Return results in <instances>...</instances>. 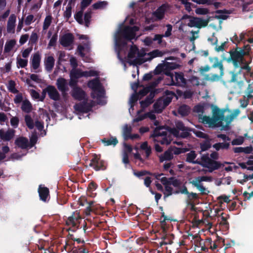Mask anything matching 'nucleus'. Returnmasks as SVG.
Listing matches in <instances>:
<instances>
[{
  "label": "nucleus",
  "mask_w": 253,
  "mask_h": 253,
  "mask_svg": "<svg viewBox=\"0 0 253 253\" xmlns=\"http://www.w3.org/2000/svg\"><path fill=\"white\" fill-rule=\"evenodd\" d=\"M16 18V16L14 14H11L10 16L7 25V31L8 33H13L14 32Z\"/></svg>",
  "instance_id": "obj_24"
},
{
  "label": "nucleus",
  "mask_w": 253,
  "mask_h": 253,
  "mask_svg": "<svg viewBox=\"0 0 253 253\" xmlns=\"http://www.w3.org/2000/svg\"><path fill=\"white\" fill-rule=\"evenodd\" d=\"M146 117L149 118L151 120H155L156 118V116H155V114L153 112H150V113L145 114L144 116H138L136 119H135L133 120V121L134 122H138V121L143 120L144 119H145Z\"/></svg>",
  "instance_id": "obj_38"
},
{
  "label": "nucleus",
  "mask_w": 253,
  "mask_h": 253,
  "mask_svg": "<svg viewBox=\"0 0 253 253\" xmlns=\"http://www.w3.org/2000/svg\"><path fill=\"white\" fill-rule=\"evenodd\" d=\"M164 55V53L159 50H154L153 51L146 53L145 52V58L146 59V61L148 60H151L154 58L157 57L162 56Z\"/></svg>",
  "instance_id": "obj_26"
},
{
  "label": "nucleus",
  "mask_w": 253,
  "mask_h": 253,
  "mask_svg": "<svg viewBox=\"0 0 253 253\" xmlns=\"http://www.w3.org/2000/svg\"><path fill=\"white\" fill-rule=\"evenodd\" d=\"M70 64L73 67V69H75L77 67V60L75 58L71 57L70 59Z\"/></svg>",
  "instance_id": "obj_61"
},
{
  "label": "nucleus",
  "mask_w": 253,
  "mask_h": 253,
  "mask_svg": "<svg viewBox=\"0 0 253 253\" xmlns=\"http://www.w3.org/2000/svg\"><path fill=\"white\" fill-rule=\"evenodd\" d=\"M38 192L40 199L45 202L49 197V190L48 189L42 185H40L38 189Z\"/></svg>",
  "instance_id": "obj_23"
},
{
  "label": "nucleus",
  "mask_w": 253,
  "mask_h": 253,
  "mask_svg": "<svg viewBox=\"0 0 253 253\" xmlns=\"http://www.w3.org/2000/svg\"><path fill=\"white\" fill-rule=\"evenodd\" d=\"M210 146L211 144L210 141L208 139L206 140L205 142L201 143V148L202 151L208 150L210 147Z\"/></svg>",
  "instance_id": "obj_50"
},
{
  "label": "nucleus",
  "mask_w": 253,
  "mask_h": 253,
  "mask_svg": "<svg viewBox=\"0 0 253 253\" xmlns=\"http://www.w3.org/2000/svg\"><path fill=\"white\" fill-rule=\"evenodd\" d=\"M56 85L58 89L64 95L68 91V85L67 81L63 78H59L57 80Z\"/></svg>",
  "instance_id": "obj_21"
},
{
  "label": "nucleus",
  "mask_w": 253,
  "mask_h": 253,
  "mask_svg": "<svg viewBox=\"0 0 253 253\" xmlns=\"http://www.w3.org/2000/svg\"><path fill=\"white\" fill-rule=\"evenodd\" d=\"M125 152H124L123 154V161L124 163L126 164H128V153H130L132 151V148L130 145H125Z\"/></svg>",
  "instance_id": "obj_32"
},
{
  "label": "nucleus",
  "mask_w": 253,
  "mask_h": 253,
  "mask_svg": "<svg viewBox=\"0 0 253 253\" xmlns=\"http://www.w3.org/2000/svg\"><path fill=\"white\" fill-rule=\"evenodd\" d=\"M163 175V174H155L154 176H155L156 178L160 180L165 185V190L164 193L165 194L164 198H165L166 197H168L172 194V188L171 186V183L169 182V180H168L166 177H161Z\"/></svg>",
  "instance_id": "obj_13"
},
{
  "label": "nucleus",
  "mask_w": 253,
  "mask_h": 253,
  "mask_svg": "<svg viewBox=\"0 0 253 253\" xmlns=\"http://www.w3.org/2000/svg\"><path fill=\"white\" fill-rule=\"evenodd\" d=\"M195 12L197 14H206L208 13V10L205 8H198Z\"/></svg>",
  "instance_id": "obj_57"
},
{
  "label": "nucleus",
  "mask_w": 253,
  "mask_h": 253,
  "mask_svg": "<svg viewBox=\"0 0 253 253\" xmlns=\"http://www.w3.org/2000/svg\"><path fill=\"white\" fill-rule=\"evenodd\" d=\"M16 145L22 149L26 148L29 145L28 140L24 137H19L15 140Z\"/></svg>",
  "instance_id": "obj_29"
},
{
  "label": "nucleus",
  "mask_w": 253,
  "mask_h": 253,
  "mask_svg": "<svg viewBox=\"0 0 253 253\" xmlns=\"http://www.w3.org/2000/svg\"><path fill=\"white\" fill-rule=\"evenodd\" d=\"M25 120L27 126L29 128L32 129L34 127V123L30 116L26 115L25 117Z\"/></svg>",
  "instance_id": "obj_47"
},
{
  "label": "nucleus",
  "mask_w": 253,
  "mask_h": 253,
  "mask_svg": "<svg viewBox=\"0 0 253 253\" xmlns=\"http://www.w3.org/2000/svg\"><path fill=\"white\" fill-rule=\"evenodd\" d=\"M196 157V154L194 151H191L187 154V161L196 163V162L194 161Z\"/></svg>",
  "instance_id": "obj_45"
},
{
  "label": "nucleus",
  "mask_w": 253,
  "mask_h": 253,
  "mask_svg": "<svg viewBox=\"0 0 253 253\" xmlns=\"http://www.w3.org/2000/svg\"><path fill=\"white\" fill-rule=\"evenodd\" d=\"M15 133V131L12 129L7 130H0V138L3 141H9L12 139Z\"/></svg>",
  "instance_id": "obj_22"
},
{
  "label": "nucleus",
  "mask_w": 253,
  "mask_h": 253,
  "mask_svg": "<svg viewBox=\"0 0 253 253\" xmlns=\"http://www.w3.org/2000/svg\"><path fill=\"white\" fill-rule=\"evenodd\" d=\"M193 132L198 137H202V138H207V135L203 133V132H201L200 131L196 130H193Z\"/></svg>",
  "instance_id": "obj_59"
},
{
  "label": "nucleus",
  "mask_w": 253,
  "mask_h": 253,
  "mask_svg": "<svg viewBox=\"0 0 253 253\" xmlns=\"http://www.w3.org/2000/svg\"><path fill=\"white\" fill-rule=\"evenodd\" d=\"M38 36L37 33L33 32L31 35L30 41L31 42H36L38 40Z\"/></svg>",
  "instance_id": "obj_64"
},
{
  "label": "nucleus",
  "mask_w": 253,
  "mask_h": 253,
  "mask_svg": "<svg viewBox=\"0 0 253 253\" xmlns=\"http://www.w3.org/2000/svg\"><path fill=\"white\" fill-rule=\"evenodd\" d=\"M149 91H150V89L148 87H146L144 88L142 90L140 91L139 94L134 93L132 95L129 101V104L130 105V108H129V112L130 114L133 113V111L134 110L133 107L135 105V103L138 99L139 96H144L146 95Z\"/></svg>",
  "instance_id": "obj_14"
},
{
  "label": "nucleus",
  "mask_w": 253,
  "mask_h": 253,
  "mask_svg": "<svg viewBox=\"0 0 253 253\" xmlns=\"http://www.w3.org/2000/svg\"><path fill=\"white\" fill-rule=\"evenodd\" d=\"M189 112V107L186 105H182L178 109V113L182 116L187 115Z\"/></svg>",
  "instance_id": "obj_41"
},
{
  "label": "nucleus",
  "mask_w": 253,
  "mask_h": 253,
  "mask_svg": "<svg viewBox=\"0 0 253 253\" xmlns=\"http://www.w3.org/2000/svg\"><path fill=\"white\" fill-rule=\"evenodd\" d=\"M108 3L106 1H99L93 4L94 9H103L107 6Z\"/></svg>",
  "instance_id": "obj_42"
},
{
  "label": "nucleus",
  "mask_w": 253,
  "mask_h": 253,
  "mask_svg": "<svg viewBox=\"0 0 253 253\" xmlns=\"http://www.w3.org/2000/svg\"><path fill=\"white\" fill-rule=\"evenodd\" d=\"M163 36L161 35H157L155 36V37L152 40L151 38L149 37H147L144 40V42L147 45H149L152 43L153 41H158V42L160 43L161 42L162 38Z\"/></svg>",
  "instance_id": "obj_34"
},
{
  "label": "nucleus",
  "mask_w": 253,
  "mask_h": 253,
  "mask_svg": "<svg viewBox=\"0 0 253 253\" xmlns=\"http://www.w3.org/2000/svg\"><path fill=\"white\" fill-rule=\"evenodd\" d=\"M188 131L182 123L178 122L176 123V127L169 129L164 127L155 129L151 137H154L155 142H160L162 144H169L172 138L171 135L176 137L184 138L188 135Z\"/></svg>",
  "instance_id": "obj_3"
},
{
  "label": "nucleus",
  "mask_w": 253,
  "mask_h": 253,
  "mask_svg": "<svg viewBox=\"0 0 253 253\" xmlns=\"http://www.w3.org/2000/svg\"><path fill=\"white\" fill-rule=\"evenodd\" d=\"M174 96V94L170 91H166V95L160 98L154 105L155 112H161L169 103Z\"/></svg>",
  "instance_id": "obj_8"
},
{
  "label": "nucleus",
  "mask_w": 253,
  "mask_h": 253,
  "mask_svg": "<svg viewBox=\"0 0 253 253\" xmlns=\"http://www.w3.org/2000/svg\"><path fill=\"white\" fill-rule=\"evenodd\" d=\"M182 20H184L185 24L188 26L193 27H196L201 28L205 27L207 25V22L199 18H190L186 15L182 17Z\"/></svg>",
  "instance_id": "obj_12"
},
{
  "label": "nucleus",
  "mask_w": 253,
  "mask_h": 253,
  "mask_svg": "<svg viewBox=\"0 0 253 253\" xmlns=\"http://www.w3.org/2000/svg\"><path fill=\"white\" fill-rule=\"evenodd\" d=\"M194 111L198 113L199 121L210 127H221L222 129H226L229 124L236 119L240 114V110L225 111L223 112L218 111L212 118L203 115L204 112L203 106L199 105L195 107Z\"/></svg>",
  "instance_id": "obj_2"
},
{
  "label": "nucleus",
  "mask_w": 253,
  "mask_h": 253,
  "mask_svg": "<svg viewBox=\"0 0 253 253\" xmlns=\"http://www.w3.org/2000/svg\"><path fill=\"white\" fill-rule=\"evenodd\" d=\"M152 98L153 96H151L150 97L147 98L145 101H142L140 102L142 109H144L153 102Z\"/></svg>",
  "instance_id": "obj_46"
},
{
  "label": "nucleus",
  "mask_w": 253,
  "mask_h": 253,
  "mask_svg": "<svg viewBox=\"0 0 253 253\" xmlns=\"http://www.w3.org/2000/svg\"><path fill=\"white\" fill-rule=\"evenodd\" d=\"M71 7L68 5L66 7V11H65L64 15L66 18H69L71 16Z\"/></svg>",
  "instance_id": "obj_60"
},
{
  "label": "nucleus",
  "mask_w": 253,
  "mask_h": 253,
  "mask_svg": "<svg viewBox=\"0 0 253 253\" xmlns=\"http://www.w3.org/2000/svg\"><path fill=\"white\" fill-rule=\"evenodd\" d=\"M79 39L83 41L82 44L78 46V51L82 57L83 60L85 62H89L90 59L87 56L85 57V55L89 52L90 49L88 37L86 35H80Z\"/></svg>",
  "instance_id": "obj_9"
},
{
  "label": "nucleus",
  "mask_w": 253,
  "mask_h": 253,
  "mask_svg": "<svg viewBox=\"0 0 253 253\" xmlns=\"http://www.w3.org/2000/svg\"><path fill=\"white\" fill-rule=\"evenodd\" d=\"M41 56L40 54L36 53L34 54L31 61L32 66L34 69L36 70L39 68Z\"/></svg>",
  "instance_id": "obj_30"
},
{
  "label": "nucleus",
  "mask_w": 253,
  "mask_h": 253,
  "mask_svg": "<svg viewBox=\"0 0 253 253\" xmlns=\"http://www.w3.org/2000/svg\"><path fill=\"white\" fill-rule=\"evenodd\" d=\"M169 149L170 151H171V152L172 153V155L173 154L177 155V154H180L184 152L182 149L176 148L175 147H171Z\"/></svg>",
  "instance_id": "obj_56"
},
{
  "label": "nucleus",
  "mask_w": 253,
  "mask_h": 253,
  "mask_svg": "<svg viewBox=\"0 0 253 253\" xmlns=\"http://www.w3.org/2000/svg\"><path fill=\"white\" fill-rule=\"evenodd\" d=\"M244 141V138L243 136H239L233 139L231 142L233 145H241Z\"/></svg>",
  "instance_id": "obj_49"
},
{
  "label": "nucleus",
  "mask_w": 253,
  "mask_h": 253,
  "mask_svg": "<svg viewBox=\"0 0 253 253\" xmlns=\"http://www.w3.org/2000/svg\"><path fill=\"white\" fill-rule=\"evenodd\" d=\"M101 141L105 146L115 145L118 143V140L115 137H111L109 139L104 138Z\"/></svg>",
  "instance_id": "obj_36"
},
{
  "label": "nucleus",
  "mask_w": 253,
  "mask_h": 253,
  "mask_svg": "<svg viewBox=\"0 0 253 253\" xmlns=\"http://www.w3.org/2000/svg\"><path fill=\"white\" fill-rule=\"evenodd\" d=\"M211 157L213 160L209 157L208 155H203L202 157V165L204 167L207 168L209 171L211 172L214 169H217L221 166V164L213 160L217 159L218 154L214 152L211 154Z\"/></svg>",
  "instance_id": "obj_7"
},
{
  "label": "nucleus",
  "mask_w": 253,
  "mask_h": 253,
  "mask_svg": "<svg viewBox=\"0 0 253 253\" xmlns=\"http://www.w3.org/2000/svg\"><path fill=\"white\" fill-rule=\"evenodd\" d=\"M46 90L51 99L54 100L59 99V94L55 87L49 86L46 88Z\"/></svg>",
  "instance_id": "obj_25"
},
{
  "label": "nucleus",
  "mask_w": 253,
  "mask_h": 253,
  "mask_svg": "<svg viewBox=\"0 0 253 253\" xmlns=\"http://www.w3.org/2000/svg\"><path fill=\"white\" fill-rule=\"evenodd\" d=\"M89 165L96 170L104 169H105V164L103 161L100 160V158L97 156H95L92 159Z\"/></svg>",
  "instance_id": "obj_17"
},
{
  "label": "nucleus",
  "mask_w": 253,
  "mask_h": 253,
  "mask_svg": "<svg viewBox=\"0 0 253 253\" xmlns=\"http://www.w3.org/2000/svg\"><path fill=\"white\" fill-rule=\"evenodd\" d=\"M17 63L19 67L24 68L27 65L28 60L26 58L22 59L20 56L17 57Z\"/></svg>",
  "instance_id": "obj_43"
},
{
  "label": "nucleus",
  "mask_w": 253,
  "mask_h": 253,
  "mask_svg": "<svg viewBox=\"0 0 253 253\" xmlns=\"http://www.w3.org/2000/svg\"><path fill=\"white\" fill-rule=\"evenodd\" d=\"M35 20L34 16L33 15H29L26 17L25 22L26 25H29L34 22Z\"/></svg>",
  "instance_id": "obj_52"
},
{
  "label": "nucleus",
  "mask_w": 253,
  "mask_h": 253,
  "mask_svg": "<svg viewBox=\"0 0 253 253\" xmlns=\"http://www.w3.org/2000/svg\"><path fill=\"white\" fill-rule=\"evenodd\" d=\"M250 50V46L247 45L244 46V49L237 48L231 54V57L235 67L238 68L240 67V70H245L246 73L250 72L251 68L249 66L250 62L246 61L244 56L249 54Z\"/></svg>",
  "instance_id": "obj_4"
},
{
  "label": "nucleus",
  "mask_w": 253,
  "mask_h": 253,
  "mask_svg": "<svg viewBox=\"0 0 253 253\" xmlns=\"http://www.w3.org/2000/svg\"><path fill=\"white\" fill-rule=\"evenodd\" d=\"M72 96L75 99L81 100L85 98V92L80 87L76 85L72 86Z\"/></svg>",
  "instance_id": "obj_18"
},
{
  "label": "nucleus",
  "mask_w": 253,
  "mask_h": 253,
  "mask_svg": "<svg viewBox=\"0 0 253 253\" xmlns=\"http://www.w3.org/2000/svg\"><path fill=\"white\" fill-rule=\"evenodd\" d=\"M82 16L83 11H79L75 15L76 20L80 24H82L83 22Z\"/></svg>",
  "instance_id": "obj_55"
},
{
  "label": "nucleus",
  "mask_w": 253,
  "mask_h": 253,
  "mask_svg": "<svg viewBox=\"0 0 253 253\" xmlns=\"http://www.w3.org/2000/svg\"><path fill=\"white\" fill-rule=\"evenodd\" d=\"M229 146V144L228 143H218L214 144L213 147L216 150H219L220 149L222 148H227Z\"/></svg>",
  "instance_id": "obj_48"
},
{
  "label": "nucleus",
  "mask_w": 253,
  "mask_h": 253,
  "mask_svg": "<svg viewBox=\"0 0 253 253\" xmlns=\"http://www.w3.org/2000/svg\"><path fill=\"white\" fill-rule=\"evenodd\" d=\"M131 131V127L130 126L125 125L123 127V134L125 139L128 138L129 136L130 135Z\"/></svg>",
  "instance_id": "obj_44"
},
{
  "label": "nucleus",
  "mask_w": 253,
  "mask_h": 253,
  "mask_svg": "<svg viewBox=\"0 0 253 253\" xmlns=\"http://www.w3.org/2000/svg\"><path fill=\"white\" fill-rule=\"evenodd\" d=\"M212 180L211 177L207 176H199L195 178L192 180L190 181V183L197 187V188L201 192L202 194H207L209 193L208 190L204 187L202 184V182L203 181H211Z\"/></svg>",
  "instance_id": "obj_10"
},
{
  "label": "nucleus",
  "mask_w": 253,
  "mask_h": 253,
  "mask_svg": "<svg viewBox=\"0 0 253 253\" xmlns=\"http://www.w3.org/2000/svg\"><path fill=\"white\" fill-rule=\"evenodd\" d=\"M134 24V18L127 16L115 35V49L118 58L124 65L125 69L126 62L130 65H137L146 62L145 50L143 49H139L135 45L130 46L127 56H126L127 42L137 39L140 35H137L136 33L139 28L133 26Z\"/></svg>",
  "instance_id": "obj_1"
},
{
  "label": "nucleus",
  "mask_w": 253,
  "mask_h": 253,
  "mask_svg": "<svg viewBox=\"0 0 253 253\" xmlns=\"http://www.w3.org/2000/svg\"><path fill=\"white\" fill-rule=\"evenodd\" d=\"M92 0H83L81 3L82 9L87 7L92 1Z\"/></svg>",
  "instance_id": "obj_62"
},
{
  "label": "nucleus",
  "mask_w": 253,
  "mask_h": 253,
  "mask_svg": "<svg viewBox=\"0 0 253 253\" xmlns=\"http://www.w3.org/2000/svg\"><path fill=\"white\" fill-rule=\"evenodd\" d=\"M45 69L48 71H50L54 65V59L53 57L49 56L47 57L44 61Z\"/></svg>",
  "instance_id": "obj_31"
},
{
  "label": "nucleus",
  "mask_w": 253,
  "mask_h": 253,
  "mask_svg": "<svg viewBox=\"0 0 253 253\" xmlns=\"http://www.w3.org/2000/svg\"><path fill=\"white\" fill-rule=\"evenodd\" d=\"M198 33H199V31H195V32L191 31V33L192 35V36L190 38V40L191 42H194L197 38H198Z\"/></svg>",
  "instance_id": "obj_63"
},
{
  "label": "nucleus",
  "mask_w": 253,
  "mask_h": 253,
  "mask_svg": "<svg viewBox=\"0 0 253 253\" xmlns=\"http://www.w3.org/2000/svg\"><path fill=\"white\" fill-rule=\"evenodd\" d=\"M16 44V41L14 40H11L7 41L5 45L4 51L5 52L10 51Z\"/></svg>",
  "instance_id": "obj_39"
},
{
  "label": "nucleus",
  "mask_w": 253,
  "mask_h": 253,
  "mask_svg": "<svg viewBox=\"0 0 253 253\" xmlns=\"http://www.w3.org/2000/svg\"><path fill=\"white\" fill-rule=\"evenodd\" d=\"M91 105H88L86 104H76L75 106V109L77 111H78L79 113V119H82L83 118L82 114L87 113L90 110Z\"/></svg>",
  "instance_id": "obj_19"
},
{
  "label": "nucleus",
  "mask_w": 253,
  "mask_h": 253,
  "mask_svg": "<svg viewBox=\"0 0 253 253\" xmlns=\"http://www.w3.org/2000/svg\"><path fill=\"white\" fill-rule=\"evenodd\" d=\"M173 158L172 153L170 149L165 152L163 155L160 156L159 158L161 162L170 160Z\"/></svg>",
  "instance_id": "obj_33"
},
{
  "label": "nucleus",
  "mask_w": 253,
  "mask_h": 253,
  "mask_svg": "<svg viewBox=\"0 0 253 253\" xmlns=\"http://www.w3.org/2000/svg\"><path fill=\"white\" fill-rule=\"evenodd\" d=\"M140 149L144 151L145 157L146 158L148 157L151 153V148L150 147H148L147 142H144L141 145Z\"/></svg>",
  "instance_id": "obj_40"
},
{
  "label": "nucleus",
  "mask_w": 253,
  "mask_h": 253,
  "mask_svg": "<svg viewBox=\"0 0 253 253\" xmlns=\"http://www.w3.org/2000/svg\"><path fill=\"white\" fill-rule=\"evenodd\" d=\"M189 81L193 85H198L199 84V79L197 77L195 76H192L190 79H189Z\"/></svg>",
  "instance_id": "obj_58"
},
{
  "label": "nucleus",
  "mask_w": 253,
  "mask_h": 253,
  "mask_svg": "<svg viewBox=\"0 0 253 253\" xmlns=\"http://www.w3.org/2000/svg\"><path fill=\"white\" fill-rule=\"evenodd\" d=\"M74 41L73 36L70 33H66L61 37L60 42L62 45L71 49Z\"/></svg>",
  "instance_id": "obj_15"
},
{
  "label": "nucleus",
  "mask_w": 253,
  "mask_h": 253,
  "mask_svg": "<svg viewBox=\"0 0 253 253\" xmlns=\"http://www.w3.org/2000/svg\"><path fill=\"white\" fill-rule=\"evenodd\" d=\"M173 57H169L166 58V61L163 64H160L157 67V71L160 72L163 69H175L179 67V65L175 63H170L167 61L169 60H174Z\"/></svg>",
  "instance_id": "obj_16"
},
{
  "label": "nucleus",
  "mask_w": 253,
  "mask_h": 253,
  "mask_svg": "<svg viewBox=\"0 0 253 253\" xmlns=\"http://www.w3.org/2000/svg\"><path fill=\"white\" fill-rule=\"evenodd\" d=\"M57 40V34H55L52 35V37L50 38L49 42L48 43V46L51 47L54 46Z\"/></svg>",
  "instance_id": "obj_51"
},
{
  "label": "nucleus",
  "mask_w": 253,
  "mask_h": 253,
  "mask_svg": "<svg viewBox=\"0 0 253 253\" xmlns=\"http://www.w3.org/2000/svg\"><path fill=\"white\" fill-rule=\"evenodd\" d=\"M19 119L16 117H13L11 119H10V124H11V125L14 127H16L18 125V124H19Z\"/></svg>",
  "instance_id": "obj_53"
},
{
  "label": "nucleus",
  "mask_w": 253,
  "mask_h": 253,
  "mask_svg": "<svg viewBox=\"0 0 253 253\" xmlns=\"http://www.w3.org/2000/svg\"><path fill=\"white\" fill-rule=\"evenodd\" d=\"M52 21V17L50 15H48L45 17L42 24V34L46 32L47 30L51 25Z\"/></svg>",
  "instance_id": "obj_28"
},
{
  "label": "nucleus",
  "mask_w": 253,
  "mask_h": 253,
  "mask_svg": "<svg viewBox=\"0 0 253 253\" xmlns=\"http://www.w3.org/2000/svg\"><path fill=\"white\" fill-rule=\"evenodd\" d=\"M247 35V33L246 32H243L240 34L239 38H238L237 35H235L233 38H234L235 42H239L244 39Z\"/></svg>",
  "instance_id": "obj_54"
},
{
  "label": "nucleus",
  "mask_w": 253,
  "mask_h": 253,
  "mask_svg": "<svg viewBox=\"0 0 253 253\" xmlns=\"http://www.w3.org/2000/svg\"><path fill=\"white\" fill-rule=\"evenodd\" d=\"M21 108L23 111L29 113L32 110V107L30 102L26 100L23 101Z\"/></svg>",
  "instance_id": "obj_37"
},
{
  "label": "nucleus",
  "mask_w": 253,
  "mask_h": 253,
  "mask_svg": "<svg viewBox=\"0 0 253 253\" xmlns=\"http://www.w3.org/2000/svg\"><path fill=\"white\" fill-rule=\"evenodd\" d=\"M211 62L213 64L212 66L214 68L218 67L220 69L221 74L223 73V66L221 62L219 61L218 59L216 57L211 58Z\"/></svg>",
  "instance_id": "obj_35"
},
{
  "label": "nucleus",
  "mask_w": 253,
  "mask_h": 253,
  "mask_svg": "<svg viewBox=\"0 0 253 253\" xmlns=\"http://www.w3.org/2000/svg\"><path fill=\"white\" fill-rule=\"evenodd\" d=\"M87 85L91 90V96L94 101L99 104H104L106 103L104 90L97 79L89 81Z\"/></svg>",
  "instance_id": "obj_5"
},
{
  "label": "nucleus",
  "mask_w": 253,
  "mask_h": 253,
  "mask_svg": "<svg viewBox=\"0 0 253 253\" xmlns=\"http://www.w3.org/2000/svg\"><path fill=\"white\" fill-rule=\"evenodd\" d=\"M166 74L171 79L170 83H167V84L179 86H184L185 85L186 80L182 73L175 72L174 74L167 73Z\"/></svg>",
  "instance_id": "obj_11"
},
{
  "label": "nucleus",
  "mask_w": 253,
  "mask_h": 253,
  "mask_svg": "<svg viewBox=\"0 0 253 253\" xmlns=\"http://www.w3.org/2000/svg\"><path fill=\"white\" fill-rule=\"evenodd\" d=\"M168 9V6L167 5H163L160 6L155 12L153 13V19L154 20H157L161 19L163 18L165 12Z\"/></svg>",
  "instance_id": "obj_20"
},
{
  "label": "nucleus",
  "mask_w": 253,
  "mask_h": 253,
  "mask_svg": "<svg viewBox=\"0 0 253 253\" xmlns=\"http://www.w3.org/2000/svg\"><path fill=\"white\" fill-rule=\"evenodd\" d=\"M98 75V72L94 70L83 72L76 68L73 69L70 72L69 84L71 86L76 85L78 79L83 77H93L97 76Z\"/></svg>",
  "instance_id": "obj_6"
},
{
  "label": "nucleus",
  "mask_w": 253,
  "mask_h": 253,
  "mask_svg": "<svg viewBox=\"0 0 253 253\" xmlns=\"http://www.w3.org/2000/svg\"><path fill=\"white\" fill-rule=\"evenodd\" d=\"M80 218L79 213L74 212L72 216L68 217L66 223L69 225L76 226L78 223V220Z\"/></svg>",
  "instance_id": "obj_27"
}]
</instances>
